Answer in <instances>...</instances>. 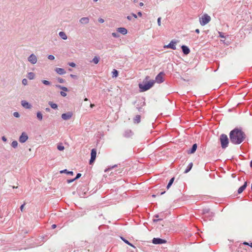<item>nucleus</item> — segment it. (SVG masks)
<instances>
[{"label":"nucleus","instance_id":"63","mask_svg":"<svg viewBox=\"0 0 252 252\" xmlns=\"http://www.w3.org/2000/svg\"><path fill=\"white\" fill-rule=\"evenodd\" d=\"M152 197H156V195H155V194L152 195Z\"/></svg>","mask_w":252,"mask_h":252},{"label":"nucleus","instance_id":"41","mask_svg":"<svg viewBox=\"0 0 252 252\" xmlns=\"http://www.w3.org/2000/svg\"><path fill=\"white\" fill-rule=\"evenodd\" d=\"M13 115L16 118H18L19 117V114L18 112H14Z\"/></svg>","mask_w":252,"mask_h":252},{"label":"nucleus","instance_id":"35","mask_svg":"<svg viewBox=\"0 0 252 252\" xmlns=\"http://www.w3.org/2000/svg\"><path fill=\"white\" fill-rule=\"evenodd\" d=\"M48 58L50 60H53L55 59V57L53 55H49Z\"/></svg>","mask_w":252,"mask_h":252},{"label":"nucleus","instance_id":"30","mask_svg":"<svg viewBox=\"0 0 252 252\" xmlns=\"http://www.w3.org/2000/svg\"><path fill=\"white\" fill-rule=\"evenodd\" d=\"M17 145H18V143L16 141H13L12 143H11V146L13 147V148H16L17 147Z\"/></svg>","mask_w":252,"mask_h":252},{"label":"nucleus","instance_id":"47","mask_svg":"<svg viewBox=\"0 0 252 252\" xmlns=\"http://www.w3.org/2000/svg\"><path fill=\"white\" fill-rule=\"evenodd\" d=\"M132 15L135 19H136L137 18V15L135 14L132 13Z\"/></svg>","mask_w":252,"mask_h":252},{"label":"nucleus","instance_id":"37","mask_svg":"<svg viewBox=\"0 0 252 252\" xmlns=\"http://www.w3.org/2000/svg\"><path fill=\"white\" fill-rule=\"evenodd\" d=\"M58 80L60 83H63L64 82V80L63 79L61 78H58Z\"/></svg>","mask_w":252,"mask_h":252},{"label":"nucleus","instance_id":"20","mask_svg":"<svg viewBox=\"0 0 252 252\" xmlns=\"http://www.w3.org/2000/svg\"><path fill=\"white\" fill-rule=\"evenodd\" d=\"M60 36L63 39L65 40L67 39V37L66 34L64 32H60L59 33Z\"/></svg>","mask_w":252,"mask_h":252},{"label":"nucleus","instance_id":"13","mask_svg":"<svg viewBox=\"0 0 252 252\" xmlns=\"http://www.w3.org/2000/svg\"><path fill=\"white\" fill-rule=\"evenodd\" d=\"M181 48L182 49L183 53L185 55H188L189 53L190 50L187 46H186L185 45H183V46H182Z\"/></svg>","mask_w":252,"mask_h":252},{"label":"nucleus","instance_id":"58","mask_svg":"<svg viewBox=\"0 0 252 252\" xmlns=\"http://www.w3.org/2000/svg\"><path fill=\"white\" fill-rule=\"evenodd\" d=\"M46 111L48 112V111H50V109H49V108H46Z\"/></svg>","mask_w":252,"mask_h":252},{"label":"nucleus","instance_id":"18","mask_svg":"<svg viewBox=\"0 0 252 252\" xmlns=\"http://www.w3.org/2000/svg\"><path fill=\"white\" fill-rule=\"evenodd\" d=\"M247 186V183L245 182L244 183V184L242 186H241L240 188H239V189H238V193H242L244 190V189H246Z\"/></svg>","mask_w":252,"mask_h":252},{"label":"nucleus","instance_id":"53","mask_svg":"<svg viewBox=\"0 0 252 252\" xmlns=\"http://www.w3.org/2000/svg\"><path fill=\"white\" fill-rule=\"evenodd\" d=\"M242 245H249V243H247V242H244Z\"/></svg>","mask_w":252,"mask_h":252},{"label":"nucleus","instance_id":"31","mask_svg":"<svg viewBox=\"0 0 252 252\" xmlns=\"http://www.w3.org/2000/svg\"><path fill=\"white\" fill-rule=\"evenodd\" d=\"M42 83L45 85H50V82L47 80H42Z\"/></svg>","mask_w":252,"mask_h":252},{"label":"nucleus","instance_id":"40","mask_svg":"<svg viewBox=\"0 0 252 252\" xmlns=\"http://www.w3.org/2000/svg\"><path fill=\"white\" fill-rule=\"evenodd\" d=\"M81 176V174L80 173H78L76 176V177L75 178V180H77V179L79 178Z\"/></svg>","mask_w":252,"mask_h":252},{"label":"nucleus","instance_id":"8","mask_svg":"<svg viewBox=\"0 0 252 252\" xmlns=\"http://www.w3.org/2000/svg\"><path fill=\"white\" fill-rule=\"evenodd\" d=\"M152 242L154 244H161L166 243V241L158 238H154L152 240Z\"/></svg>","mask_w":252,"mask_h":252},{"label":"nucleus","instance_id":"4","mask_svg":"<svg viewBox=\"0 0 252 252\" xmlns=\"http://www.w3.org/2000/svg\"><path fill=\"white\" fill-rule=\"evenodd\" d=\"M211 17L207 14H204L199 18L200 24L201 26H205L211 21Z\"/></svg>","mask_w":252,"mask_h":252},{"label":"nucleus","instance_id":"48","mask_svg":"<svg viewBox=\"0 0 252 252\" xmlns=\"http://www.w3.org/2000/svg\"><path fill=\"white\" fill-rule=\"evenodd\" d=\"M137 14H138V15L139 16H140V17H141V16H142V13H141V12H138L137 13Z\"/></svg>","mask_w":252,"mask_h":252},{"label":"nucleus","instance_id":"46","mask_svg":"<svg viewBox=\"0 0 252 252\" xmlns=\"http://www.w3.org/2000/svg\"><path fill=\"white\" fill-rule=\"evenodd\" d=\"M2 140L4 142H6L7 140L6 137L4 136L2 137Z\"/></svg>","mask_w":252,"mask_h":252},{"label":"nucleus","instance_id":"49","mask_svg":"<svg viewBox=\"0 0 252 252\" xmlns=\"http://www.w3.org/2000/svg\"><path fill=\"white\" fill-rule=\"evenodd\" d=\"M56 227V224H53V225H52V229H54V228H55Z\"/></svg>","mask_w":252,"mask_h":252},{"label":"nucleus","instance_id":"25","mask_svg":"<svg viewBox=\"0 0 252 252\" xmlns=\"http://www.w3.org/2000/svg\"><path fill=\"white\" fill-rule=\"evenodd\" d=\"M174 181V178H172L170 179V180L169 181L167 186V189H168L170 186L172 185V184H173V182Z\"/></svg>","mask_w":252,"mask_h":252},{"label":"nucleus","instance_id":"29","mask_svg":"<svg viewBox=\"0 0 252 252\" xmlns=\"http://www.w3.org/2000/svg\"><path fill=\"white\" fill-rule=\"evenodd\" d=\"M99 58L97 57H94V58L93 59V62L95 63V64H97L99 62Z\"/></svg>","mask_w":252,"mask_h":252},{"label":"nucleus","instance_id":"64","mask_svg":"<svg viewBox=\"0 0 252 252\" xmlns=\"http://www.w3.org/2000/svg\"><path fill=\"white\" fill-rule=\"evenodd\" d=\"M94 1H97V0H94Z\"/></svg>","mask_w":252,"mask_h":252},{"label":"nucleus","instance_id":"51","mask_svg":"<svg viewBox=\"0 0 252 252\" xmlns=\"http://www.w3.org/2000/svg\"><path fill=\"white\" fill-rule=\"evenodd\" d=\"M195 32L197 33H199L200 32V31H199V29H196L195 30Z\"/></svg>","mask_w":252,"mask_h":252},{"label":"nucleus","instance_id":"59","mask_svg":"<svg viewBox=\"0 0 252 252\" xmlns=\"http://www.w3.org/2000/svg\"><path fill=\"white\" fill-rule=\"evenodd\" d=\"M249 246H250L252 248V243H251L250 244H249Z\"/></svg>","mask_w":252,"mask_h":252},{"label":"nucleus","instance_id":"21","mask_svg":"<svg viewBox=\"0 0 252 252\" xmlns=\"http://www.w3.org/2000/svg\"><path fill=\"white\" fill-rule=\"evenodd\" d=\"M192 166H193V163L192 162H190L188 165V166L187 168H186V169L185 170L184 173H188L191 170V169L192 168Z\"/></svg>","mask_w":252,"mask_h":252},{"label":"nucleus","instance_id":"22","mask_svg":"<svg viewBox=\"0 0 252 252\" xmlns=\"http://www.w3.org/2000/svg\"><path fill=\"white\" fill-rule=\"evenodd\" d=\"M27 77L29 79H33L35 77V74L33 72H29L28 74Z\"/></svg>","mask_w":252,"mask_h":252},{"label":"nucleus","instance_id":"1","mask_svg":"<svg viewBox=\"0 0 252 252\" xmlns=\"http://www.w3.org/2000/svg\"><path fill=\"white\" fill-rule=\"evenodd\" d=\"M229 137L232 143L239 144L245 139V134L241 130L235 128L230 131Z\"/></svg>","mask_w":252,"mask_h":252},{"label":"nucleus","instance_id":"33","mask_svg":"<svg viewBox=\"0 0 252 252\" xmlns=\"http://www.w3.org/2000/svg\"><path fill=\"white\" fill-rule=\"evenodd\" d=\"M57 148L60 151H62L64 149V147L63 146H61V145L58 146Z\"/></svg>","mask_w":252,"mask_h":252},{"label":"nucleus","instance_id":"62","mask_svg":"<svg viewBox=\"0 0 252 252\" xmlns=\"http://www.w3.org/2000/svg\"><path fill=\"white\" fill-rule=\"evenodd\" d=\"M164 193H165V191H163V192H161V193H160V194H161V195H162V194H163Z\"/></svg>","mask_w":252,"mask_h":252},{"label":"nucleus","instance_id":"7","mask_svg":"<svg viewBox=\"0 0 252 252\" xmlns=\"http://www.w3.org/2000/svg\"><path fill=\"white\" fill-rule=\"evenodd\" d=\"M176 42L172 40L168 45H164L163 46L164 48H170L172 49L173 50H175L176 49Z\"/></svg>","mask_w":252,"mask_h":252},{"label":"nucleus","instance_id":"5","mask_svg":"<svg viewBox=\"0 0 252 252\" xmlns=\"http://www.w3.org/2000/svg\"><path fill=\"white\" fill-rule=\"evenodd\" d=\"M164 75V73L163 72H160L158 74L155 78V82H157L158 83H161L164 81L163 76Z\"/></svg>","mask_w":252,"mask_h":252},{"label":"nucleus","instance_id":"57","mask_svg":"<svg viewBox=\"0 0 252 252\" xmlns=\"http://www.w3.org/2000/svg\"><path fill=\"white\" fill-rule=\"evenodd\" d=\"M70 76H71V77H72V78H74V77H75V75H73V74H71V75H70Z\"/></svg>","mask_w":252,"mask_h":252},{"label":"nucleus","instance_id":"42","mask_svg":"<svg viewBox=\"0 0 252 252\" xmlns=\"http://www.w3.org/2000/svg\"><path fill=\"white\" fill-rule=\"evenodd\" d=\"M75 180H76L75 179V178H74L73 179H72V180H68L67 181V182L68 183H70L74 181Z\"/></svg>","mask_w":252,"mask_h":252},{"label":"nucleus","instance_id":"16","mask_svg":"<svg viewBox=\"0 0 252 252\" xmlns=\"http://www.w3.org/2000/svg\"><path fill=\"white\" fill-rule=\"evenodd\" d=\"M80 22L82 24H86L89 22V19L88 17H83L80 19Z\"/></svg>","mask_w":252,"mask_h":252},{"label":"nucleus","instance_id":"39","mask_svg":"<svg viewBox=\"0 0 252 252\" xmlns=\"http://www.w3.org/2000/svg\"><path fill=\"white\" fill-rule=\"evenodd\" d=\"M69 64L70 66L73 67H75V66H76L75 63H69V64Z\"/></svg>","mask_w":252,"mask_h":252},{"label":"nucleus","instance_id":"11","mask_svg":"<svg viewBox=\"0 0 252 252\" xmlns=\"http://www.w3.org/2000/svg\"><path fill=\"white\" fill-rule=\"evenodd\" d=\"M72 116V114L70 112L67 113H63L62 115V118L64 120H67L71 118Z\"/></svg>","mask_w":252,"mask_h":252},{"label":"nucleus","instance_id":"52","mask_svg":"<svg viewBox=\"0 0 252 252\" xmlns=\"http://www.w3.org/2000/svg\"><path fill=\"white\" fill-rule=\"evenodd\" d=\"M208 211H209V210H203V213L205 214V213H208Z\"/></svg>","mask_w":252,"mask_h":252},{"label":"nucleus","instance_id":"34","mask_svg":"<svg viewBox=\"0 0 252 252\" xmlns=\"http://www.w3.org/2000/svg\"><path fill=\"white\" fill-rule=\"evenodd\" d=\"M22 83L24 85H26L28 84V81L26 79H23L22 80Z\"/></svg>","mask_w":252,"mask_h":252},{"label":"nucleus","instance_id":"60","mask_svg":"<svg viewBox=\"0 0 252 252\" xmlns=\"http://www.w3.org/2000/svg\"><path fill=\"white\" fill-rule=\"evenodd\" d=\"M88 99L87 98H85L84 99V101H88Z\"/></svg>","mask_w":252,"mask_h":252},{"label":"nucleus","instance_id":"61","mask_svg":"<svg viewBox=\"0 0 252 252\" xmlns=\"http://www.w3.org/2000/svg\"><path fill=\"white\" fill-rule=\"evenodd\" d=\"M250 166L251 167H252V160L251 161Z\"/></svg>","mask_w":252,"mask_h":252},{"label":"nucleus","instance_id":"28","mask_svg":"<svg viewBox=\"0 0 252 252\" xmlns=\"http://www.w3.org/2000/svg\"><path fill=\"white\" fill-rule=\"evenodd\" d=\"M56 86L57 87L60 88L61 89H62L63 91H65V92L68 91V89L66 87H62V86H60V85H57Z\"/></svg>","mask_w":252,"mask_h":252},{"label":"nucleus","instance_id":"6","mask_svg":"<svg viewBox=\"0 0 252 252\" xmlns=\"http://www.w3.org/2000/svg\"><path fill=\"white\" fill-rule=\"evenodd\" d=\"M96 156V150L95 149H93L91 153V159L90 160V164H92L95 159Z\"/></svg>","mask_w":252,"mask_h":252},{"label":"nucleus","instance_id":"9","mask_svg":"<svg viewBox=\"0 0 252 252\" xmlns=\"http://www.w3.org/2000/svg\"><path fill=\"white\" fill-rule=\"evenodd\" d=\"M28 61L32 64H35L37 61L36 56L34 54H32L28 58Z\"/></svg>","mask_w":252,"mask_h":252},{"label":"nucleus","instance_id":"56","mask_svg":"<svg viewBox=\"0 0 252 252\" xmlns=\"http://www.w3.org/2000/svg\"><path fill=\"white\" fill-rule=\"evenodd\" d=\"M139 5L140 6H143L144 4L143 2H140Z\"/></svg>","mask_w":252,"mask_h":252},{"label":"nucleus","instance_id":"54","mask_svg":"<svg viewBox=\"0 0 252 252\" xmlns=\"http://www.w3.org/2000/svg\"><path fill=\"white\" fill-rule=\"evenodd\" d=\"M219 33H220V36L221 37H222V38H224V36L221 34V32H219Z\"/></svg>","mask_w":252,"mask_h":252},{"label":"nucleus","instance_id":"23","mask_svg":"<svg viewBox=\"0 0 252 252\" xmlns=\"http://www.w3.org/2000/svg\"><path fill=\"white\" fill-rule=\"evenodd\" d=\"M49 104L50 105L51 107L53 109H57L58 107L56 103H54L52 101L49 102Z\"/></svg>","mask_w":252,"mask_h":252},{"label":"nucleus","instance_id":"38","mask_svg":"<svg viewBox=\"0 0 252 252\" xmlns=\"http://www.w3.org/2000/svg\"><path fill=\"white\" fill-rule=\"evenodd\" d=\"M60 94L61 95L63 96H66L67 95L66 93L64 92H61Z\"/></svg>","mask_w":252,"mask_h":252},{"label":"nucleus","instance_id":"2","mask_svg":"<svg viewBox=\"0 0 252 252\" xmlns=\"http://www.w3.org/2000/svg\"><path fill=\"white\" fill-rule=\"evenodd\" d=\"M155 84V81L151 79L150 77L146 76L142 83L138 84L140 92L147 91L152 88Z\"/></svg>","mask_w":252,"mask_h":252},{"label":"nucleus","instance_id":"43","mask_svg":"<svg viewBox=\"0 0 252 252\" xmlns=\"http://www.w3.org/2000/svg\"><path fill=\"white\" fill-rule=\"evenodd\" d=\"M24 206H25V204H24L22 205L21 206V207H20V210H21V211L22 212H23V210H24Z\"/></svg>","mask_w":252,"mask_h":252},{"label":"nucleus","instance_id":"24","mask_svg":"<svg viewBox=\"0 0 252 252\" xmlns=\"http://www.w3.org/2000/svg\"><path fill=\"white\" fill-rule=\"evenodd\" d=\"M112 73L113 77H117L118 76V71L116 69H113Z\"/></svg>","mask_w":252,"mask_h":252},{"label":"nucleus","instance_id":"14","mask_svg":"<svg viewBox=\"0 0 252 252\" xmlns=\"http://www.w3.org/2000/svg\"><path fill=\"white\" fill-rule=\"evenodd\" d=\"M22 105L26 108H31V105L28 102H27L25 100H23L21 102Z\"/></svg>","mask_w":252,"mask_h":252},{"label":"nucleus","instance_id":"45","mask_svg":"<svg viewBox=\"0 0 252 252\" xmlns=\"http://www.w3.org/2000/svg\"><path fill=\"white\" fill-rule=\"evenodd\" d=\"M98 21L100 23H103L104 22V20L103 19H101V18L99 19H98Z\"/></svg>","mask_w":252,"mask_h":252},{"label":"nucleus","instance_id":"3","mask_svg":"<svg viewBox=\"0 0 252 252\" xmlns=\"http://www.w3.org/2000/svg\"><path fill=\"white\" fill-rule=\"evenodd\" d=\"M220 140L222 148L225 149L227 147L229 143V140L226 134H221L220 136Z\"/></svg>","mask_w":252,"mask_h":252},{"label":"nucleus","instance_id":"32","mask_svg":"<svg viewBox=\"0 0 252 252\" xmlns=\"http://www.w3.org/2000/svg\"><path fill=\"white\" fill-rule=\"evenodd\" d=\"M122 239L124 241V242H125L126 244H127V245H128L131 247H133V246L131 243H130L127 240H126L125 239H123L122 238Z\"/></svg>","mask_w":252,"mask_h":252},{"label":"nucleus","instance_id":"55","mask_svg":"<svg viewBox=\"0 0 252 252\" xmlns=\"http://www.w3.org/2000/svg\"><path fill=\"white\" fill-rule=\"evenodd\" d=\"M94 106V104H91L90 107L91 108H93Z\"/></svg>","mask_w":252,"mask_h":252},{"label":"nucleus","instance_id":"44","mask_svg":"<svg viewBox=\"0 0 252 252\" xmlns=\"http://www.w3.org/2000/svg\"><path fill=\"white\" fill-rule=\"evenodd\" d=\"M112 34L113 37H118V35H117V34L116 33L113 32Z\"/></svg>","mask_w":252,"mask_h":252},{"label":"nucleus","instance_id":"50","mask_svg":"<svg viewBox=\"0 0 252 252\" xmlns=\"http://www.w3.org/2000/svg\"><path fill=\"white\" fill-rule=\"evenodd\" d=\"M127 19L128 20H131V16H127Z\"/></svg>","mask_w":252,"mask_h":252},{"label":"nucleus","instance_id":"26","mask_svg":"<svg viewBox=\"0 0 252 252\" xmlns=\"http://www.w3.org/2000/svg\"><path fill=\"white\" fill-rule=\"evenodd\" d=\"M37 118L40 121L42 120V114L40 112H38L37 113Z\"/></svg>","mask_w":252,"mask_h":252},{"label":"nucleus","instance_id":"15","mask_svg":"<svg viewBox=\"0 0 252 252\" xmlns=\"http://www.w3.org/2000/svg\"><path fill=\"white\" fill-rule=\"evenodd\" d=\"M117 31L124 35L126 34L127 32V30L125 28H119Z\"/></svg>","mask_w":252,"mask_h":252},{"label":"nucleus","instance_id":"19","mask_svg":"<svg viewBox=\"0 0 252 252\" xmlns=\"http://www.w3.org/2000/svg\"><path fill=\"white\" fill-rule=\"evenodd\" d=\"M141 116L139 115H137L133 119L134 123L138 124L140 122Z\"/></svg>","mask_w":252,"mask_h":252},{"label":"nucleus","instance_id":"36","mask_svg":"<svg viewBox=\"0 0 252 252\" xmlns=\"http://www.w3.org/2000/svg\"><path fill=\"white\" fill-rule=\"evenodd\" d=\"M160 20H161V17H159L158 19V25L159 26H161V22H160Z\"/></svg>","mask_w":252,"mask_h":252},{"label":"nucleus","instance_id":"10","mask_svg":"<svg viewBox=\"0 0 252 252\" xmlns=\"http://www.w3.org/2000/svg\"><path fill=\"white\" fill-rule=\"evenodd\" d=\"M28 138V135L25 132H23L19 138V141L21 143H24L27 140Z\"/></svg>","mask_w":252,"mask_h":252},{"label":"nucleus","instance_id":"12","mask_svg":"<svg viewBox=\"0 0 252 252\" xmlns=\"http://www.w3.org/2000/svg\"><path fill=\"white\" fill-rule=\"evenodd\" d=\"M197 145L196 144H194L190 150H188L187 153L188 154H193L196 150Z\"/></svg>","mask_w":252,"mask_h":252},{"label":"nucleus","instance_id":"27","mask_svg":"<svg viewBox=\"0 0 252 252\" xmlns=\"http://www.w3.org/2000/svg\"><path fill=\"white\" fill-rule=\"evenodd\" d=\"M60 172L61 173H66L67 174L71 175H73V172L72 171H67V170H66V169H65L64 170L61 171Z\"/></svg>","mask_w":252,"mask_h":252},{"label":"nucleus","instance_id":"17","mask_svg":"<svg viewBox=\"0 0 252 252\" xmlns=\"http://www.w3.org/2000/svg\"><path fill=\"white\" fill-rule=\"evenodd\" d=\"M55 70L58 74L60 75H63L65 73V71L62 68H56Z\"/></svg>","mask_w":252,"mask_h":252}]
</instances>
